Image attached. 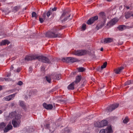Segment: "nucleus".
<instances>
[{
	"label": "nucleus",
	"mask_w": 133,
	"mask_h": 133,
	"mask_svg": "<svg viewBox=\"0 0 133 133\" xmlns=\"http://www.w3.org/2000/svg\"><path fill=\"white\" fill-rule=\"evenodd\" d=\"M43 107L47 110H51L53 107V105L51 104H47L45 103L43 104Z\"/></svg>",
	"instance_id": "13"
},
{
	"label": "nucleus",
	"mask_w": 133,
	"mask_h": 133,
	"mask_svg": "<svg viewBox=\"0 0 133 133\" xmlns=\"http://www.w3.org/2000/svg\"><path fill=\"white\" fill-rule=\"evenodd\" d=\"M51 77L52 79L58 80L59 79L60 75L56 73L53 72L51 75Z\"/></svg>",
	"instance_id": "12"
},
{
	"label": "nucleus",
	"mask_w": 133,
	"mask_h": 133,
	"mask_svg": "<svg viewBox=\"0 0 133 133\" xmlns=\"http://www.w3.org/2000/svg\"><path fill=\"white\" fill-rule=\"evenodd\" d=\"M37 59L39 61L45 63H50V61L46 57L43 56L37 55Z\"/></svg>",
	"instance_id": "3"
},
{
	"label": "nucleus",
	"mask_w": 133,
	"mask_h": 133,
	"mask_svg": "<svg viewBox=\"0 0 133 133\" xmlns=\"http://www.w3.org/2000/svg\"><path fill=\"white\" fill-rule=\"evenodd\" d=\"M92 1V0H89V2H90L91 1Z\"/></svg>",
	"instance_id": "62"
},
{
	"label": "nucleus",
	"mask_w": 133,
	"mask_h": 133,
	"mask_svg": "<svg viewBox=\"0 0 133 133\" xmlns=\"http://www.w3.org/2000/svg\"><path fill=\"white\" fill-rule=\"evenodd\" d=\"M78 71L79 72H83L84 71L85 69L83 67H79L78 68Z\"/></svg>",
	"instance_id": "34"
},
{
	"label": "nucleus",
	"mask_w": 133,
	"mask_h": 133,
	"mask_svg": "<svg viewBox=\"0 0 133 133\" xmlns=\"http://www.w3.org/2000/svg\"><path fill=\"white\" fill-rule=\"evenodd\" d=\"M101 42L102 43H105V39H102L101 40Z\"/></svg>",
	"instance_id": "49"
},
{
	"label": "nucleus",
	"mask_w": 133,
	"mask_h": 133,
	"mask_svg": "<svg viewBox=\"0 0 133 133\" xmlns=\"http://www.w3.org/2000/svg\"><path fill=\"white\" fill-rule=\"evenodd\" d=\"M87 51L85 50H77L74 53V55L77 56H82L86 54Z\"/></svg>",
	"instance_id": "6"
},
{
	"label": "nucleus",
	"mask_w": 133,
	"mask_h": 133,
	"mask_svg": "<svg viewBox=\"0 0 133 133\" xmlns=\"http://www.w3.org/2000/svg\"><path fill=\"white\" fill-rule=\"evenodd\" d=\"M132 13L131 12H129L125 13V17L126 18H128L131 16Z\"/></svg>",
	"instance_id": "27"
},
{
	"label": "nucleus",
	"mask_w": 133,
	"mask_h": 133,
	"mask_svg": "<svg viewBox=\"0 0 133 133\" xmlns=\"http://www.w3.org/2000/svg\"><path fill=\"white\" fill-rule=\"evenodd\" d=\"M99 17L101 19L103 20L104 21H105L106 20L105 15L103 12L99 13Z\"/></svg>",
	"instance_id": "14"
},
{
	"label": "nucleus",
	"mask_w": 133,
	"mask_h": 133,
	"mask_svg": "<svg viewBox=\"0 0 133 133\" xmlns=\"http://www.w3.org/2000/svg\"><path fill=\"white\" fill-rule=\"evenodd\" d=\"M66 101L64 99H61V103H64L66 102Z\"/></svg>",
	"instance_id": "46"
},
{
	"label": "nucleus",
	"mask_w": 133,
	"mask_h": 133,
	"mask_svg": "<svg viewBox=\"0 0 133 133\" xmlns=\"http://www.w3.org/2000/svg\"><path fill=\"white\" fill-rule=\"evenodd\" d=\"M81 79V76H78L76 77L75 81L73 82V83L77 86V84L80 81Z\"/></svg>",
	"instance_id": "17"
},
{
	"label": "nucleus",
	"mask_w": 133,
	"mask_h": 133,
	"mask_svg": "<svg viewBox=\"0 0 133 133\" xmlns=\"http://www.w3.org/2000/svg\"><path fill=\"white\" fill-rule=\"evenodd\" d=\"M98 19V16H95L89 19L87 22V23L88 25H90Z\"/></svg>",
	"instance_id": "11"
},
{
	"label": "nucleus",
	"mask_w": 133,
	"mask_h": 133,
	"mask_svg": "<svg viewBox=\"0 0 133 133\" xmlns=\"http://www.w3.org/2000/svg\"><path fill=\"white\" fill-rule=\"evenodd\" d=\"M77 85H76L73 82L68 85V90H73L74 89L75 87H77Z\"/></svg>",
	"instance_id": "16"
},
{
	"label": "nucleus",
	"mask_w": 133,
	"mask_h": 133,
	"mask_svg": "<svg viewBox=\"0 0 133 133\" xmlns=\"http://www.w3.org/2000/svg\"><path fill=\"white\" fill-rule=\"evenodd\" d=\"M12 127L10 123V124H9L4 129V132H7L10 130L11 129H12Z\"/></svg>",
	"instance_id": "15"
},
{
	"label": "nucleus",
	"mask_w": 133,
	"mask_h": 133,
	"mask_svg": "<svg viewBox=\"0 0 133 133\" xmlns=\"http://www.w3.org/2000/svg\"><path fill=\"white\" fill-rule=\"evenodd\" d=\"M2 89V86L1 85H0V90H1Z\"/></svg>",
	"instance_id": "54"
},
{
	"label": "nucleus",
	"mask_w": 133,
	"mask_h": 133,
	"mask_svg": "<svg viewBox=\"0 0 133 133\" xmlns=\"http://www.w3.org/2000/svg\"><path fill=\"white\" fill-rule=\"evenodd\" d=\"M4 80V78L1 77L0 78V82L3 81Z\"/></svg>",
	"instance_id": "48"
},
{
	"label": "nucleus",
	"mask_w": 133,
	"mask_h": 133,
	"mask_svg": "<svg viewBox=\"0 0 133 133\" xmlns=\"http://www.w3.org/2000/svg\"><path fill=\"white\" fill-rule=\"evenodd\" d=\"M112 130L111 126H109L105 129H102L100 130L99 133H112Z\"/></svg>",
	"instance_id": "5"
},
{
	"label": "nucleus",
	"mask_w": 133,
	"mask_h": 133,
	"mask_svg": "<svg viewBox=\"0 0 133 133\" xmlns=\"http://www.w3.org/2000/svg\"><path fill=\"white\" fill-rule=\"evenodd\" d=\"M129 121V119L127 117L125 118V119L123 120V122L124 123H127Z\"/></svg>",
	"instance_id": "40"
},
{
	"label": "nucleus",
	"mask_w": 133,
	"mask_h": 133,
	"mask_svg": "<svg viewBox=\"0 0 133 133\" xmlns=\"http://www.w3.org/2000/svg\"><path fill=\"white\" fill-rule=\"evenodd\" d=\"M20 71V69L19 68H18L17 69V70H16V71L17 72H19V71Z\"/></svg>",
	"instance_id": "52"
},
{
	"label": "nucleus",
	"mask_w": 133,
	"mask_h": 133,
	"mask_svg": "<svg viewBox=\"0 0 133 133\" xmlns=\"http://www.w3.org/2000/svg\"><path fill=\"white\" fill-rule=\"evenodd\" d=\"M124 67L123 66L118 68L117 69L115 70V73L117 74H119L122 70L124 69Z\"/></svg>",
	"instance_id": "21"
},
{
	"label": "nucleus",
	"mask_w": 133,
	"mask_h": 133,
	"mask_svg": "<svg viewBox=\"0 0 133 133\" xmlns=\"http://www.w3.org/2000/svg\"><path fill=\"white\" fill-rule=\"evenodd\" d=\"M49 124H47L46 126V127L48 129L49 128V130L50 131L53 132L55 130V127L54 128V127H49Z\"/></svg>",
	"instance_id": "25"
},
{
	"label": "nucleus",
	"mask_w": 133,
	"mask_h": 133,
	"mask_svg": "<svg viewBox=\"0 0 133 133\" xmlns=\"http://www.w3.org/2000/svg\"><path fill=\"white\" fill-rule=\"evenodd\" d=\"M51 77V75H48L45 77L46 80L49 83H51V79L52 78Z\"/></svg>",
	"instance_id": "22"
},
{
	"label": "nucleus",
	"mask_w": 133,
	"mask_h": 133,
	"mask_svg": "<svg viewBox=\"0 0 133 133\" xmlns=\"http://www.w3.org/2000/svg\"><path fill=\"white\" fill-rule=\"evenodd\" d=\"M10 43V42L7 40H3L0 43V45H4L6 44H8Z\"/></svg>",
	"instance_id": "20"
},
{
	"label": "nucleus",
	"mask_w": 133,
	"mask_h": 133,
	"mask_svg": "<svg viewBox=\"0 0 133 133\" xmlns=\"http://www.w3.org/2000/svg\"><path fill=\"white\" fill-rule=\"evenodd\" d=\"M52 12L51 10L48 11L46 13V16L48 17H49L50 16Z\"/></svg>",
	"instance_id": "39"
},
{
	"label": "nucleus",
	"mask_w": 133,
	"mask_h": 133,
	"mask_svg": "<svg viewBox=\"0 0 133 133\" xmlns=\"http://www.w3.org/2000/svg\"><path fill=\"white\" fill-rule=\"evenodd\" d=\"M62 60L64 62L68 63H74L78 61V59L76 58L71 57L63 58Z\"/></svg>",
	"instance_id": "4"
},
{
	"label": "nucleus",
	"mask_w": 133,
	"mask_h": 133,
	"mask_svg": "<svg viewBox=\"0 0 133 133\" xmlns=\"http://www.w3.org/2000/svg\"><path fill=\"white\" fill-rule=\"evenodd\" d=\"M83 84H82L81 85V87H83Z\"/></svg>",
	"instance_id": "58"
},
{
	"label": "nucleus",
	"mask_w": 133,
	"mask_h": 133,
	"mask_svg": "<svg viewBox=\"0 0 133 133\" xmlns=\"http://www.w3.org/2000/svg\"><path fill=\"white\" fill-rule=\"evenodd\" d=\"M16 111H13L11 112L9 115V116L11 118L16 117Z\"/></svg>",
	"instance_id": "26"
},
{
	"label": "nucleus",
	"mask_w": 133,
	"mask_h": 133,
	"mask_svg": "<svg viewBox=\"0 0 133 133\" xmlns=\"http://www.w3.org/2000/svg\"><path fill=\"white\" fill-rule=\"evenodd\" d=\"M86 25V24H83L82 26V28L83 30H85V29Z\"/></svg>",
	"instance_id": "42"
},
{
	"label": "nucleus",
	"mask_w": 133,
	"mask_h": 133,
	"mask_svg": "<svg viewBox=\"0 0 133 133\" xmlns=\"http://www.w3.org/2000/svg\"><path fill=\"white\" fill-rule=\"evenodd\" d=\"M131 16L133 17V13L132 14Z\"/></svg>",
	"instance_id": "60"
},
{
	"label": "nucleus",
	"mask_w": 133,
	"mask_h": 133,
	"mask_svg": "<svg viewBox=\"0 0 133 133\" xmlns=\"http://www.w3.org/2000/svg\"><path fill=\"white\" fill-rule=\"evenodd\" d=\"M14 67L13 65H12L10 68V70L11 71L12 70H14Z\"/></svg>",
	"instance_id": "47"
},
{
	"label": "nucleus",
	"mask_w": 133,
	"mask_h": 133,
	"mask_svg": "<svg viewBox=\"0 0 133 133\" xmlns=\"http://www.w3.org/2000/svg\"><path fill=\"white\" fill-rule=\"evenodd\" d=\"M119 104L118 103L114 104L110 106L107 108V110L109 112L112 111L118 107Z\"/></svg>",
	"instance_id": "9"
},
{
	"label": "nucleus",
	"mask_w": 133,
	"mask_h": 133,
	"mask_svg": "<svg viewBox=\"0 0 133 133\" xmlns=\"http://www.w3.org/2000/svg\"><path fill=\"white\" fill-rule=\"evenodd\" d=\"M122 43H121V44H118V45H121L122 44Z\"/></svg>",
	"instance_id": "63"
},
{
	"label": "nucleus",
	"mask_w": 133,
	"mask_h": 133,
	"mask_svg": "<svg viewBox=\"0 0 133 133\" xmlns=\"http://www.w3.org/2000/svg\"><path fill=\"white\" fill-rule=\"evenodd\" d=\"M102 124V123H101V121L99 122H98L97 123V125H96V126L97 127H98V128L99 127H103V125Z\"/></svg>",
	"instance_id": "33"
},
{
	"label": "nucleus",
	"mask_w": 133,
	"mask_h": 133,
	"mask_svg": "<svg viewBox=\"0 0 133 133\" xmlns=\"http://www.w3.org/2000/svg\"><path fill=\"white\" fill-rule=\"evenodd\" d=\"M37 55H32L31 56H27L25 58V60L26 61L32 60L33 59H37Z\"/></svg>",
	"instance_id": "8"
},
{
	"label": "nucleus",
	"mask_w": 133,
	"mask_h": 133,
	"mask_svg": "<svg viewBox=\"0 0 133 133\" xmlns=\"http://www.w3.org/2000/svg\"><path fill=\"white\" fill-rule=\"evenodd\" d=\"M45 20H44L43 18H42L40 17L39 18V21L41 23H43L44 22V21Z\"/></svg>",
	"instance_id": "41"
},
{
	"label": "nucleus",
	"mask_w": 133,
	"mask_h": 133,
	"mask_svg": "<svg viewBox=\"0 0 133 133\" xmlns=\"http://www.w3.org/2000/svg\"><path fill=\"white\" fill-rule=\"evenodd\" d=\"M4 79L5 80V81H7L8 80V79H5V78H4Z\"/></svg>",
	"instance_id": "59"
},
{
	"label": "nucleus",
	"mask_w": 133,
	"mask_h": 133,
	"mask_svg": "<svg viewBox=\"0 0 133 133\" xmlns=\"http://www.w3.org/2000/svg\"><path fill=\"white\" fill-rule=\"evenodd\" d=\"M41 70H42L44 71L45 70V68L43 67H42L41 68Z\"/></svg>",
	"instance_id": "53"
},
{
	"label": "nucleus",
	"mask_w": 133,
	"mask_h": 133,
	"mask_svg": "<svg viewBox=\"0 0 133 133\" xmlns=\"http://www.w3.org/2000/svg\"><path fill=\"white\" fill-rule=\"evenodd\" d=\"M104 86H105L103 85V87L102 88H103L104 87Z\"/></svg>",
	"instance_id": "61"
},
{
	"label": "nucleus",
	"mask_w": 133,
	"mask_h": 133,
	"mask_svg": "<svg viewBox=\"0 0 133 133\" xmlns=\"http://www.w3.org/2000/svg\"><path fill=\"white\" fill-rule=\"evenodd\" d=\"M17 84L19 85H21L23 84V82L21 81H19L17 83Z\"/></svg>",
	"instance_id": "44"
},
{
	"label": "nucleus",
	"mask_w": 133,
	"mask_h": 133,
	"mask_svg": "<svg viewBox=\"0 0 133 133\" xmlns=\"http://www.w3.org/2000/svg\"><path fill=\"white\" fill-rule=\"evenodd\" d=\"M118 21V19L117 18H114L111 20L109 24H110L111 26H112L117 22Z\"/></svg>",
	"instance_id": "18"
},
{
	"label": "nucleus",
	"mask_w": 133,
	"mask_h": 133,
	"mask_svg": "<svg viewBox=\"0 0 133 133\" xmlns=\"http://www.w3.org/2000/svg\"><path fill=\"white\" fill-rule=\"evenodd\" d=\"M70 14L68 13V12L65 10H64L63 13L62 14L60 19L62 22H64L67 21L68 19H71V18H69L70 16Z\"/></svg>",
	"instance_id": "2"
},
{
	"label": "nucleus",
	"mask_w": 133,
	"mask_h": 133,
	"mask_svg": "<svg viewBox=\"0 0 133 133\" xmlns=\"http://www.w3.org/2000/svg\"><path fill=\"white\" fill-rule=\"evenodd\" d=\"M133 28V22L131 23L130 25H127V28L129 29Z\"/></svg>",
	"instance_id": "38"
},
{
	"label": "nucleus",
	"mask_w": 133,
	"mask_h": 133,
	"mask_svg": "<svg viewBox=\"0 0 133 133\" xmlns=\"http://www.w3.org/2000/svg\"><path fill=\"white\" fill-rule=\"evenodd\" d=\"M107 1H108V2H110L112 0H107Z\"/></svg>",
	"instance_id": "57"
},
{
	"label": "nucleus",
	"mask_w": 133,
	"mask_h": 133,
	"mask_svg": "<svg viewBox=\"0 0 133 133\" xmlns=\"http://www.w3.org/2000/svg\"><path fill=\"white\" fill-rule=\"evenodd\" d=\"M133 84V82L131 80H130L125 82V85H129L131 84Z\"/></svg>",
	"instance_id": "36"
},
{
	"label": "nucleus",
	"mask_w": 133,
	"mask_h": 133,
	"mask_svg": "<svg viewBox=\"0 0 133 133\" xmlns=\"http://www.w3.org/2000/svg\"><path fill=\"white\" fill-rule=\"evenodd\" d=\"M46 13L45 12L44 13L43 15V17L44 20H45L46 19Z\"/></svg>",
	"instance_id": "43"
},
{
	"label": "nucleus",
	"mask_w": 133,
	"mask_h": 133,
	"mask_svg": "<svg viewBox=\"0 0 133 133\" xmlns=\"http://www.w3.org/2000/svg\"><path fill=\"white\" fill-rule=\"evenodd\" d=\"M105 21H104L102 23H101L98 24L96 27V28L97 30H98L99 29L102 28L104 25L105 23Z\"/></svg>",
	"instance_id": "19"
},
{
	"label": "nucleus",
	"mask_w": 133,
	"mask_h": 133,
	"mask_svg": "<svg viewBox=\"0 0 133 133\" xmlns=\"http://www.w3.org/2000/svg\"><path fill=\"white\" fill-rule=\"evenodd\" d=\"M57 9V8L56 7H54V8L52 9L51 10V12H52V11H56V10Z\"/></svg>",
	"instance_id": "45"
},
{
	"label": "nucleus",
	"mask_w": 133,
	"mask_h": 133,
	"mask_svg": "<svg viewBox=\"0 0 133 133\" xmlns=\"http://www.w3.org/2000/svg\"><path fill=\"white\" fill-rule=\"evenodd\" d=\"M126 7L127 9H129V6H127Z\"/></svg>",
	"instance_id": "56"
},
{
	"label": "nucleus",
	"mask_w": 133,
	"mask_h": 133,
	"mask_svg": "<svg viewBox=\"0 0 133 133\" xmlns=\"http://www.w3.org/2000/svg\"><path fill=\"white\" fill-rule=\"evenodd\" d=\"M12 122L14 127H18L20 124L21 121L20 120L13 119Z\"/></svg>",
	"instance_id": "7"
},
{
	"label": "nucleus",
	"mask_w": 133,
	"mask_h": 133,
	"mask_svg": "<svg viewBox=\"0 0 133 133\" xmlns=\"http://www.w3.org/2000/svg\"><path fill=\"white\" fill-rule=\"evenodd\" d=\"M127 25H121L119 26L118 28V29L121 31H122L123 30L125 29L126 28H127Z\"/></svg>",
	"instance_id": "23"
},
{
	"label": "nucleus",
	"mask_w": 133,
	"mask_h": 133,
	"mask_svg": "<svg viewBox=\"0 0 133 133\" xmlns=\"http://www.w3.org/2000/svg\"><path fill=\"white\" fill-rule=\"evenodd\" d=\"M101 123H102L103 127L107 125L108 124V121L106 120H103L101 121Z\"/></svg>",
	"instance_id": "28"
},
{
	"label": "nucleus",
	"mask_w": 133,
	"mask_h": 133,
	"mask_svg": "<svg viewBox=\"0 0 133 133\" xmlns=\"http://www.w3.org/2000/svg\"><path fill=\"white\" fill-rule=\"evenodd\" d=\"M19 103L20 106H21L23 109H25V106L23 102L20 101H19Z\"/></svg>",
	"instance_id": "29"
},
{
	"label": "nucleus",
	"mask_w": 133,
	"mask_h": 133,
	"mask_svg": "<svg viewBox=\"0 0 133 133\" xmlns=\"http://www.w3.org/2000/svg\"><path fill=\"white\" fill-rule=\"evenodd\" d=\"M113 39L110 38H105V42L106 43H109L112 42Z\"/></svg>",
	"instance_id": "24"
},
{
	"label": "nucleus",
	"mask_w": 133,
	"mask_h": 133,
	"mask_svg": "<svg viewBox=\"0 0 133 133\" xmlns=\"http://www.w3.org/2000/svg\"><path fill=\"white\" fill-rule=\"evenodd\" d=\"M103 48H101V51H103Z\"/></svg>",
	"instance_id": "55"
},
{
	"label": "nucleus",
	"mask_w": 133,
	"mask_h": 133,
	"mask_svg": "<svg viewBox=\"0 0 133 133\" xmlns=\"http://www.w3.org/2000/svg\"><path fill=\"white\" fill-rule=\"evenodd\" d=\"M5 124L4 122H2L0 123V129H2L3 128L5 127Z\"/></svg>",
	"instance_id": "31"
},
{
	"label": "nucleus",
	"mask_w": 133,
	"mask_h": 133,
	"mask_svg": "<svg viewBox=\"0 0 133 133\" xmlns=\"http://www.w3.org/2000/svg\"><path fill=\"white\" fill-rule=\"evenodd\" d=\"M16 93L6 96L4 97L3 99V100L6 101H9L13 99L15 96Z\"/></svg>",
	"instance_id": "10"
},
{
	"label": "nucleus",
	"mask_w": 133,
	"mask_h": 133,
	"mask_svg": "<svg viewBox=\"0 0 133 133\" xmlns=\"http://www.w3.org/2000/svg\"><path fill=\"white\" fill-rule=\"evenodd\" d=\"M18 7L17 6H15L14 8V9L15 10H16L18 9Z\"/></svg>",
	"instance_id": "51"
},
{
	"label": "nucleus",
	"mask_w": 133,
	"mask_h": 133,
	"mask_svg": "<svg viewBox=\"0 0 133 133\" xmlns=\"http://www.w3.org/2000/svg\"><path fill=\"white\" fill-rule=\"evenodd\" d=\"M107 64V62H105L101 66V69H103L105 68Z\"/></svg>",
	"instance_id": "37"
},
{
	"label": "nucleus",
	"mask_w": 133,
	"mask_h": 133,
	"mask_svg": "<svg viewBox=\"0 0 133 133\" xmlns=\"http://www.w3.org/2000/svg\"><path fill=\"white\" fill-rule=\"evenodd\" d=\"M32 17L35 18V19H36L38 16L36 14V13L35 12H32Z\"/></svg>",
	"instance_id": "32"
},
{
	"label": "nucleus",
	"mask_w": 133,
	"mask_h": 133,
	"mask_svg": "<svg viewBox=\"0 0 133 133\" xmlns=\"http://www.w3.org/2000/svg\"><path fill=\"white\" fill-rule=\"evenodd\" d=\"M21 116L20 114H18L16 115L15 119H16V120H20V118H21Z\"/></svg>",
	"instance_id": "35"
},
{
	"label": "nucleus",
	"mask_w": 133,
	"mask_h": 133,
	"mask_svg": "<svg viewBox=\"0 0 133 133\" xmlns=\"http://www.w3.org/2000/svg\"><path fill=\"white\" fill-rule=\"evenodd\" d=\"M29 72H31L32 71V68L31 67H30L29 68Z\"/></svg>",
	"instance_id": "50"
},
{
	"label": "nucleus",
	"mask_w": 133,
	"mask_h": 133,
	"mask_svg": "<svg viewBox=\"0 0 133 133\" xmlns=\"http://www.w3.org/2000/svg\"><path fill=\"white\" fill-rule=\"evenodd\" d=\"M6 109V106H4L2 107V109L0 110V114L3 113L4 111H5Z\"/></svg>",
	"instance_id": "30"
},
{
	"label": "nucleus",
	"mask_w": 133,
	"mask_h": 133,
	"mask_svg": "<svg viewBox=\"0 0 133 133\" xmlns=\"http://www.w3.org/2000/svg\"><path fill=\"white\" fill-rule=\"evenodd\" d=\"M58 30L56 27L54 28L50 31L48 33V35H46V36L50 38L62 37L61 34L57 33Z\"/></svg>",
	"instance_id": "1"
},
{
	"label": "nucleus",
	"mask_w": 133,
	"mask_h": 133,
	"mask_svg": "<svg viewBox=\"0 0 133 133\" xmlns=\"http://www.w3.org/2000/svg\"><path fill=\"white\" fill-rule=\"evenodd\" d=\"M8 76H9V75H7V76L8 77Z\"/></svg>",
	"instance_id": "64"
}]
</instances>
